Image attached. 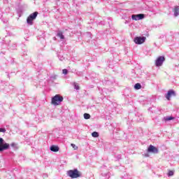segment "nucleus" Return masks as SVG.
<instances>
[{"instance_id": "2eb2a0df", "label": "nucleus", "mask_w": 179, "mask_h": 179, "mask_svg": "<svg viewBox=\"0 0 179 179\" xmlns=\"http://www.w3.org/2000/svg\"><path fill=\"white\" fill-rule=\"evenodd\" d=\"M134 89H135V90H139L140 89H142V85H141V83L135 84Z\"/></svg>"}, {"instance_id": "f03ea898", "label": "nucleus", "mask_w": 179, "mask_h": 179, "mask_svg": "<svg viewBox=\"0 0 179 179\" xmlns=\"http://www.w3.org/2000/svg\"><path fill=\"white\" fill-rule=\"evenodd\" d=\"M67 176L71 178H79L80 177V172L78 169H74L73 170H69L67 171Z\"/></svg>"}, {"instance_id": "5701e85b", "label": "nucleus", "mask_w": 179, "mask_h": 179, "mask_svg": "<svg viewBox=\"0 0 179 179\" xmlns=\"http://www.w3.org/2000/svg\"><path fill=\"white\" fill-rule=\"evenodd\" d=\"M11 148H13L14 149H16L17 147L16 146V143H12L10 144Z\"/></svg>"}, {"instance_id": "2f4dec72", "label": "nucleus", "mask_w": 179, "mask_h": 179, "mask_svg": "<svg viewBox=\"0 0 179 179\" xmlns=\"http://www.w3.org/2000/svg\"><path fill=\"white\" fill-rule=\"evenodd\" d=\"M3 23H8V21H3Z\"/></svg>"}, {"instance_id": "72a5a7b5", "label": "nucleus", "mask_w": 179, "mask_h": 179, "mask_svg": "<svg viewBox=\"0 0 179 179\" xmlns=\"http://www.w3.org/2000/svg\"><path fill=\"white\" fill-rule=\"evenodd\" d=\"M57 1H59V0H57Z\"/></svg>"}, {"instance_id": "f257e3e1", "label": "nucleus", "mask_w": 179, "mask_h": 179, "mask_svg": "<svg viewBox=\"0 0 179 179\" xmlns=\"http://www.w3.org/2000/svg\"><path fill=\"white\" fill-rule=\"evenodd\" d=\"M63 101L64 96L59 94H56L52 98V104H53V106H59V104H61V103H62Z\"/></svg>"}, {"instance_id": "cd10ccee", "label": "nucleus", "mask_w": 179, "mask_h": 179, "mask_svg": "<svg viewBox=\"0 0 179 179\" xmlns=\"http://www.w3.org/2000/svg\"><path fill=\"white\" fill-rule=\"evenodd\" d=\"M105 170H106V168H104V166L101 168V171H104Z\"/></svg>"}, {"instance_id": "dca6fc26", "label": "nucleus", "mask_w": 179, "mask_h": 179, "mask_svg": "<svg viewBox=\"0 0 179 179\" xmlns=\"http://www.w3.org/2000/svg\"><path fill=\"white\" fill-rule=\"evenodd\" d=\"M101 176H103V177H105L104 179H108L110 178V173L108 172L106 173H102Z\"/></svg>"}, {"instance_id": "aec40b11", "label": "nucleus", "mask_w": 179, "mask_h": 179, "mask_svg": "<svg viewBox=\"0 0 179 179\" xmlns=\"http://www.w3.org/2000/svg\"><path fill=\"white\" fill-rule=\"evenodd\" d=\"M76 75H78V76H83V72L82 71H76Z\"/></svg>"}, {"instance_id": "1a4fd4ad", "label": "nucleus", "mask_w": 179, "mask_h": 179, "mask_svg": "<svg viewBox=\"0 0 179 179\" xmlns=\"http://www.w3.org/2000/svg\"><path fill=\"white\" fill-rule=\"evenodd\" d=\"M148 153H154V155H157L159 153V149L154 145H150L148 148Z\"/></svg>"}, {"instance_id": "f8f14e48", "label": "nucleus", "mask_w": 179, "mask_h": 179, "mask_svg": "<svg viewBox=\"0 0 179 179\" xmlns=\"http://www.w3.org/2000/svg\"><path fill=\"white\" fill-rule=\"evenodd\" d=\"M57 37H59L60 40H64L65 38V36H64V34L62 31H58L57 34Z\"/></svg>"}, {"instance_id": "39448f33", "label": "nucleus", "mask_w": 179, "mask_h": 179, "mask_svg": "<svg viewBox=\"0 0 179 179\" xmlns=\"http://www.w3.org/2000/svg\"><path fill=\"white\" fill-rule=\"evenodd\" d=\"M9 143L5 142L3 138H0V152H3V150H8L10 148Z\"/></svg>"}, {"instance_id": "4468645a", "label": "nucleus", "mask_w": 179, "mask_h": 179, "mask_svg": "<svg viewBox=\"0 0 179 179\" xmlns=\"http://www.w3.org/2000/svg\"><path fill=\"white\" fill-rule=\"evenodd\" d=\"M172 120H174V117L173 116H166L164 117V121L165 122L171 121Z\"/></svg>"}, {"instance_id": "20e7f679", "label": "nucleus", "mask_w": 179, "mask_h": 179, "mask_svg": "<svg viewBox=\"0 0 179 179\" xmlns=\"http://www.w3.org/2000/svg\"><path fill=\"white\" fill-rule=\"evenodd\" d=\"M9 143L5 142L3 138H0V152H3V150H8L10 148Z\"/></svg>"}, {"instance_id": "423d86ee", "label": "nucleus", "mask_w": 179, "mask_h": 179, "mask_svg": "<svg viewBox=\"0 0 179 179\" xmlns=\"http://www.w3.org/2000/svg\"><path fill=\"white\" fill-rule=\"evenodd\" d=\"M164 61H166V58L164 57V56L158 57V58H157V59L155 60V66H162Z\"/></svg>"}, {"instance_id": "7ed1b4c3", "label": "nucleus", "mask_w": 179, "mask_h": 179, "mask_svg": "<svg viewBox=\"0 0 179 179\" xmlns=\"http://www.w3.org/2000/svg\"><path fill=\"white\" fill-rule=\"evenodd\" d=\"M38 15V12L35 11L34 13H31L27 18V23L29 24V26H33V21L36 20L37 15Z\"/></svg>"}, {"instance_id": "4be33fe9", "label": "nucleus", "mask_w": 179, "mask_h": 179, "mask_svg": "<svg viewBox=\"0 0 179 179\" xmlns=\"http://www.w3.org/2000/svg\"><path fill=\"white\" fill-rule=\"evenodd\" d=\"M124 179H132V178L131 177V176H129V175H124Z\"/></svg>"}, {"instance_id": "f3484780", "label": "nucleus", "mask_w": 179, "mask_h": 179, "mask_svg": "<svg viewBox=\"0 0 179 179\" xmlns=\"http://www.w3.org/2000/svg\"><path fill=\"white\" fill-rule=\"evenodd\" d=\"M92 136L93 138H99V132L97 131H94L92 133Z\"/></svg>"}, {"instance_id": "393cba45", "label": "nucleus", "mask_w": 179, "mask_h": 179, "mask_svg": "<svg viewBox=\"0 0 179 179\" xmlns=\"http://www.w3.org/2000/svg\"><path fill=\"white\" fill-rule=\"evenodd\" d=\"M71 146H72V148H73V149L75 150H78V146H76L75 144L71 143Z\"/></svg>"}, {"instance_id": "b1692460", "label": "nucleus", "mask_w": 179, "mask_h": 179, "mask_svg": "<svg viewBox=\"0 0 179 179\" xmlns=\"http://www.w3.org/2000/svg\"><path fill=\"white\" fill-rule=\"evenodd\" d=\"M74 89H76V90H79L80 89L79 85H76L75 83H74Z\"/></svg>"}, {"instance_id": "c756f323", "label": "nucleus", "mask_w": 179, "mask_h": 179, "mask_svg": "<svg viewBox=\"0 0 179 179\" xmlns=\"http://www.w3.org/2000/svg\"><path fill=\"white\" fill-rule=\"evenodd\" d=\"M142 117H140V120L137 119V121H142Z\"/></svg>"}, {"instance_id": "412c9836", "label": "nucleus", "mask_w": 179, "mask_h": 179, "mask_svg": "<svg viewBox=\"0 0 179 179\" xmlns=\"http://www.w3.org/2000/svg\"><path fill=\"white\" fill-rule=\"evenodd\" d=\"M62 73H64V75H68V69H63Z\"/></svg>"}, {"instance_id": "7c9ffc66", "label": "nucleus", "mask_w": 179, "mask_h": 179, "mask_svg": "<svg viewBox=\"0 0 179 179\" xmlns=\"http://www.w3.org/2000/svg\"><path fill=\"white\" fill-rule=\"evenodd\" d=\"M105 82H106V83H107V82H109V80H104L103 83H105Z\"/></svg>"}, {"instance_id": "9b49d317", "label": "nucleus", "mask_w": 179, "mask_h": 179, "mask_svg": "<svg viewBox=\"0 0 179 179\" xmlns=\"http://www.w3.org/2000/svg\"><path fill=\"white\" fill-rule=\"evenodd\" d=\"M173 15L175 16V17H177V16L179 15V6H176L174 7L173 8Z\"/></svg>"}, {"instance_id": "9d476101", "label": "nucleus", "mask_w": 179, "mask_h": 179, "mask_svg": "<svg viewBox=\"0 0 179 179\" xmlns=\"http://www.w3.org/2000/svg\"><path fill=\"white\" fill-rule=\"evenodd\" d=\"M132 20H142V19H145V14H133L131 15Z\"/></svg>"}, {"instance_id": "c85d7f7f", "label": "nucleus", "mask_w": 179, "mask_h": 179, "mask_svg": "<svg viewBox=\"0 0 179 179\" xmlns=\"http://www.w3.org/2000/svg\"><path fill=\"white\" fill-rule=\"evenodd\" d=\"M145 156L146 157H149V154L146 153V154H145Z\"/></svg>"}, {"instance_id": "bb28decb", "label": "nucleus", "mask_w": 179, "mask_h": 179, "mask_svg": "<svg viewBox=\"0 0 179 179\" xmlns=\"http://www.w3.org/2000/svg\"><path fill=\"white\" fill-rule=\"evenodd\" d=\"M117 160H121V155H118L116 156Z\"/></svg>"}, {"instance_id": "a211bd4d", "label": "nucleus", "mask_w": 179, "mask_h": 179, "mask_svg": "<svg viewBox=\"0 0 179 179\" xmlns=\"http://www.w3.org/2000/svg\"><path fill=\"white\" fill-rule=\"evenodd\" d=\"M84 118H85V120H90V114L85 113L84 114Z\"/></svg>"}, {"instance_id": "6ab92c4d", "label": "nucleus", "mask_w": 179, "mask_h": 179, "mask_svg": "<svg viewBox=\"0 0 179 179\" xmlns=\"http://www.w3.org/2000/svg\"><path fill=\"white\" fill-rule=\"evenodd\" d=\"M171 176H174V171H169L168 173V177H171Z\"/></svg>"}, {"instance_id": "ddd939ff", "label": "nucleus", "mask_w": 179, "mask_h": 179, "mask_svg": "<svg viewBox=\"0 0 179 179\" xmlns=\"http://www.w3.org/2000/svg\"><path fill=\"white\" fill-rule=\"evenodd\" d=\"M50 150L51 152H59V147L58 145H52L50 146Z\"/></svg>"}, {"instance_id": "473e14b6", "label": "nucleus", "mask_w": 179, "mask_h": 179, "mask_svg": "<svg viewBox=\"0 0 179 179\" xmlns=\"http://www.w3.org/2000/svg\"><path fill=\"white\" fill-rule=\"evenodd\" d=\"M150 108H150L149 110H150Z\"/></svg>"}, {"instance_id": "0eeeda50", "label": "nucleus", "mask_w": 179, "mask_h": 179, "mask_svg": "<svg viewBox=\"0 0 179 179\" xmlns=\"http://www.w3.org/2000/svg\"><path fill=\"white\" fill-rule=\"evenodd\" d=\"M146 41V37L145 36H136L134 39L135 44H138V45L143 44L144 41Z\"/></svg>"}, {"instance_id": "6e6552de", "label": "nucleus", "mask_w": 179, "mask_h": 179, "mask_svg": "<svg viewBox=\"0 0 179 179\" xmlns=\"http://www.w3.org/2000/svg\"><path fill=\"white\" fill-rule=\"evenodd\" d=\"M176 96H177L176 91H174V90H169L168 92L166 94L165 97L168 100H170L171 97H176Z\"/></svg>"}, {"instance_id": "a878e982", "label": "nucleus", "mask_w": 179, "mask_h": 179, "mask_svg": "<svg viewBox=\"0 0 179 179\" xmlns=\"http://www.w3.org/2000/svg\"><path fill=\"white\" fill-rule=\"evenodd\" d=\"M0 132L5 133L6 132V129L5 128H0Z\"/></svg>"}]
</instances>
